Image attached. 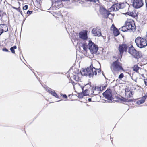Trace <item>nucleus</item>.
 <instances>
[{"mask_svg":"<svg viewBox=\"0 0 147 147\" xmlns=\"http://www.w3.org/2000/svg\"><path fill=\"white\" fill-rule=\"evenodd\" d=\"M101 71L99 69H96L93 67L92 64L89 67L82 70L81 73L84 75H88L90 77H92L94 75H99Z\"/></svg>","mask_w":147,"mask_h":147,"instance_id":"f257e3e1","label":"nucleus"},{"mask_svg":"<svg viewBox=\"0 0 147 147\" xmlns=\"http://www.w3.org/2000/svg\"><path fill=\"white\" fill-rule=\"evenodd\" d=\"M111 69L114 74L118 73L121 70H123L121 63L118 61L113 62L111 66Z\"/></svg>","mask_w":147,"mask_h":147,"instance_id":"f03ea898","label":"nucleus"},{"mask_svg":"<svg viewBox=\"0 0 147 147\" xmlns=\"http://www.w3.org/2000/svg\"><path fill=\"white\" fill-rule=\"evenodd\" d=\"M135 42L137 46L140 48H143L147 45L146 40L140 37H138L136 38Z\"/></svg>","mask_w":147,"mask_h":147,"instance_id":"7ed1b4c3","label":"nucleus"},{"mask_svg":"<svg viewBox=\"0 0 147 147\" xmlns=\"http://www.w3.org/2000/svg\"><path fill=\"white\" fill-rule=\"evenodd\" d=\"M128 52L134 57L138 59V61H140L139 59L142 56L141 54L139 52L136 51L133 47H130L128 51Z\"/></svg>","mask_w":147,"mask_h":147,"instance_id":"20e7f679","label":"nucleus"},{"mask_svg":"<svg viewBox=\"0 0 147 147\" xmlns=\"http://www.w3.org/2000/svg\"><path fill=\"white\" fill-rule=\"evenodd\" d=\"M88 43L89 49L92 53H96L98 49V46L92 42L91 41L89 40Z\"/></svg>","mask_w":147,"mask_h":147,"instance_id":"39448f33","label":"nucleus"},{"mask_svg":"<svg viewBox=\"0 0 147 147\" xmlns=\"http://www.w3.org/2000/svg\"><path fill=\"white\" fill-rule=\"evenodd\" d=\"M125 25L127 29L130 32L132 31L133 30H134L135 28V24L133 20H127L126 22Z\"/></svg>","mask_w":147,"mask_h":147,"instance_id":"423d86ee","label":"nucleus"},{"mask_svg":"<svg viewBox=\"0 0 147 147\" xmlns=\"http://www.w3.org/2000/svg\"><path fill=\"white\" fill-rule=\"evenodd\" d=\"M142 0H134L133 2V7L136 9L140 8L143 5Z\"/></svg>","mask_w":147,"mask_h":147,"instance_id":"0eeeda50","label":"nucleus"},{"mask_svg":"<svg viewBox=\"0 0 147 147\" xmlns=\"http://www.w3.org/2000/svg\"><path fill=\"white\" fill-rule=\"evenodd\" d=\"M62 0H53L52 4L53 7L54 8H58L63 7Z\"/></svg>","mask_w":147,"mask_h":147,"instance_id":"6e6552de","label":"nucleus"},{"mask_svg":"<svg viewBox=\"0 0 147 147\" xmlns=\"http://www.w3.org/2000/svg\"><path fill=\"white\" fill-rule=\"evenodd\" d=\"M92 90L90 94L93 95L98 94L101 91V87L100 86H97L93 87L92 88Z\"/></svg>","mask_w":147,"mask_h":147,"instance_id":"1a4fd4ad","label":"nucleus"},{"mask_svg":"<svg viewBox=\"0 0 147 147\" xmlns=\"http://www.w3.org/2000/svg\"><path fill=\"white\" fill-rule=\"evenodd\" d=\"M91 86L89 84H87L82 88L83 95L84 96H87L89 95L90 88H91Z\"/></svg>","mask_w":147,"mask_h":147,"instance_id":"9d476101","label":"nucleus"},{"mask_svg":"<svg viewBox=\"0 0 147 147\" xmlns=\"http://www.w3.org/2000/svg\"><path fill=\"white\" fill-rule=\"evenodd\" d=\"M129 47V45L126 44H123L120 45L119 47V50L121 56L124 51H126L127 49Z\"/></svg>","mask_w":147,"mask_h":147,"instance_id":"9b49d317","label":"nucleus"},{"mask_svg":"<svg viewBox=\"0 0 147 147\" xmlns=\"http://www.w3.org/2000/svg\"><path fill=\"white\" fill-rule=\"evenodd\" d=\"M111 90H107L104 93L103 95L105 98L111 101L112 95L111 93Z\"/></svg>","mask_w":147,"mask_h":147,"instance_id":"f8f14e48","label":"nucleus"},{"mask_svg":"<svg viewBox=\"0 0 147 147\" xmlns=\"http://www.w3.org/2000/svg\"><path fill=\"white\" fill-rule=\"evenodd\" d=\"M123 5V3L114 4L111 7V9L112 11H116L120 8H122L121 7V5Z\"/></svg>","mask_w":147,"mask_h":147,"instance_id":"ddd939ff","label":"nucleus"},{"mask_svg":"<svg viewBox=\"0 0 147 147\" xmlns=\"http://www.w3.org/2000/svg\"><path fill=\"white\" fill-rule=\"evenodd\" d=\"M92 33L94 36H100L101 34L100 30L99 29L93 28L92 31Z\"/></svg>","mask_w":147,"mask_h":147,"instance_id":"4468645a","label":"nucleus"},{"mask_svg":"<svg viewBox=\"0 0 147 147\" xmlns=\"http://www.w3.org/2000/svg\"><path fill=\"white\" fill-rule=\"evenodd\" d=\"M8 28L5 25L1 24L0 25V35L3 32V31H8Z\"/></svg>","mask_w":147,"mask_h":147,"instance_id":"2eb2a0df","label":"nucleus"},{"mask_svg":"<svg viewBox=\"0 0 147 147\" xmlns=\"http://www.w3.org/2000/svg\"><path fill=\"white\" fill-rule=\"evenodd\" d=\"M81 71L82 70L80 71V73H79L74 75L73 78L76 81H79L80 80L82 75H84V74H82Z\"/></svg>","mask_w":147,"mask_h":147,"instance_id":"dca6fc26","label":"nucleus"},{"mask_svg":"<svg viewBox=\"0 0 147 147\" xmlns=\"http://www.w3.org/2000/svg\"><path fill=\"white\" fill-rule=\"evenodd\" d=\"M111 30L113 31V33L115 36H118L119 34V30L113 25V24L111 28Z\"/></svg>","mask_w":147,"mask_h":147,"instance_id":"f3484780","label":"nucleus"},{"mask_svg":"<svg viewBox=\"0 0 147 147\" xmlns=\"http://www.w3.org/2000/svg\"><path fill=\"white\" fill-rule=\"evenodd\" d=\"M79 37L83 39H86L87 38V33L85 32H81L79 34Z\"/></svg>","mask_w":147,"mask_h":147,"instance_id":"a211bd4d","label":"nucleus"},{"mask_svg":"<svg viewBox=\"0 0 147 147\" xmlns=\"http://www.w3.org/2000/svg\"><path fill=\"white\" fill-rule=\"evenodd\" d=\"M46 90L50 93H51L52 95L53 96H54L56 98H58L59 97L57 94L56 92H55L54 90H52L51 89L49 88H47Z\"/></svg>","mask_w":147,"mask_h":147,"instance_id":"6ab92c4d","label":"nucleus"},{"mask_svg":"<svg viewBox=\"0 0 147 147\" xmlns=\"http://www.w3.org/2000/svg\"><path fill=\"white\" fill-rule=\"evenodd\" d=\"M81 45H80L79 46V48L81 49V48H82L83 49L84 51H86L87 49V44L85 42L83 43L82 44H81Z\"/></svg>","mask_w":147,"mask_h":147,"instance_id":"aec40b11","label":"nucleus"},{"mask_svg":"<svg viewBox=\"0 0 147 147\" xmlns=\"http://www.w3.org/2000/svg\"><path fill=\"white\" fill-rule=\"evenodd\" d=\"M147 97V96H144L141 100L138 101L137 103L138 105H140L144 103L145 99Z\"/></svg>","mask_w":147,"mask_h":147,"instance_id":"412c9836","label":"nucleus"},{"mask_svg":"<svg viewBox=\"0 0 147 147\" xmlns=\"http://www.w3.org/2000/svg\"><path fill=\"white\" fill-rule=\"evenodd\" d=\"M100 11L101 14H104L107 12V10H106L105 8L102 7H100Z\"/></svg>","mask_w":147,"mask_h":147,"instance_id":"4be33fe9","label":"nucleus"},{"mask_svg":"<svg viewBox=\"0 0 147 147\" xmlns=\"http://www.w3.org/2000/svg\"><path fill=\"white\" fill-rule=\"evenodd\" d=\"M120 30H121L123 32H125L126 31H129L127 29V27L126 25L125 26H124L119 29Z\"/></svg>","mask_w":147,"mask_h":147,"instance_id":"5701e85b","label":"nucleus"},{"mask_svg":"<svg viewBox=\"0 0 147 147\" xmlns=\"http://www.w3.org/2000/svg\"><path fill=\"white\" fill-rule=\"evenodd\" d=\"M139 67L137 65H135L133 67V69L134 71H135L136 72L138 73V70L139 69Z\"/></svg>","mask_w":147,"mask_h":147,"instance_id":"b1692460","label":"nucleus"},{"mask_svg":"<svg viewBox=\"0 0 147 147\" xmlns=\"http://www.w3.org/2000/svg\"><path fill=\"white\" fill-rule=\"evenodd\" d=\"M17 47L16 46H14L13 47H11L10 49V50L11 51V52L14 54L15 53V51L14 49H16Z\"/></svg>","mask_w":147,"mask_h":147,"instance_id":"393cba45","label":"nucleus"},{"mask_svg":"<svg viewBox=\"0 0 147 147\" xmlns=\"http://www.w3.org/2000/svg\"><path fill=\"white\" fill-rule=\"evenodd\" d=\"M101 87V91L105 89L106 87V85H102L100 86Z\"/></svg>","mask_w":147,"mask_h":147,"instance_id":"a878e982","label":"nucleus"},{"mask_svg":"<svg viewBox=\"0 0 147 147\" xmlns=\"http://www.w3.org/2000/svg\"><path fill=\"white\" fill-rule=\"evenodd\" d=\"M124 77V74L123 73L120 74L118 76L119 79H121Z\"/></svg>","mask_w":147,"mask_h":147,"instance_id":"bb28decb","label":"nucleus"},{"mask_svg":"<svg viewBox=\"0 0 147 147\" xmlns=\"http://www.w3.org/2000/svg\"><path fill=\"white\" fill-rule=\"evenodd\" d=\"M126 94H128L129 95V96H127L128 97H130L132 95V94L130 92H127V93Z\"/></svg>","mask_w":147,"mask_h":147,"instance_id":"cd10ccee","label":"nucleus"},{"mask_svg":"<svg viewBox=\"0 0 147 147\" xmlns=\"http://www.w3.org/2000/svg\"><path fill=\"white\" fill-rule=\"evenodd\" d=\"M90 1L91 2H94L95 3H96V4H98V0H88Z\"/></svg>","mask_w":147,"mask_h":147,"instance_id":"c85d7f7f","label":"nucleus"},{"mask_svg":"<svg viewBox=\"0 0 147 147\" xmlns=\"http://www.w3.org/2000/svg\"><path fill=\"white\" fill-rule=\"evenodd\" d=\"M28 8V6L27 5H26L23 7V10H26Z\"/></svg>","mask_w":147,"mask_h":147,"instance_id":"c756f323","label":"nucleus"},{"mask_svg":"<svg viewBox=\"0 0 147 147\" xmlns=\"http://www.w3.org/2000/svg\"><path fill=\"white\" fill-rule=\"evenodd\" d=\"M2 50L3 51H5V52H9V51H8V50L6 48H3L2 49Z\"/></svg>","mask_w":147,"mask_h":147,"instance_id":"7c9ffc66","label":"nucleus"},{"mask_svg":"<svg viewBox=\"0 0 147 147\" xmlns=\"http://www.w3.org/2000/svg\"><path fill=\"white\" fill-rule=\"evenodd\" d=\"M32 13V11H28L27 12V14H31Z\"/></svg>","mask_w":147,"mask_h":147,"instance_id":"2f4dec72","label":"nucleus"},{"mask_svg":"<svg viewBox=\"0 0 147 147\" xmlns=\"http://www.w3.org/2000/svg\"><path fill=\"white\" fill-rule=\"evenodd\" d=\"M63 96L65 98H67V96L65 94L63 95Z\"/></svg>","mask_w":147,"mask_h":147,"instance_id":"473e14b6","label":"nucleus"},{"mask_svg":"<svg viewBox=\"0 0 147 147\" xmlns=\"http://www.w3.org/2000/svg\"><path fill=\"white\" fill-rule=\"evenodd\" d=\"M145 3L146 4V6L147 9V1L146 0H145Z\"/></svg>","mask_w":147,"mask_h":147,"instance_id":"72a5a7b5","label":"nucleus"},{"mask_svg":"<svg viewBox=\"0 0 147 147\" xmlns=\"http://www.w3.org/2000/svg\"><path fill=\"white\" fill-rule=\"evenodd\" d=\"M146 85L147 86V80L144 81Z\"/></svg>","mask_w":147,"mask_h":147,"instance_id":"f704fd0d","label":"nucleus"},{"mask_svg":"<svg viewBox=\"0 0 147 147\" xmlns=\"http://www.w3.org/2000/svg\"><path fill=\"white\" fill-rule=\"evenodd\" d=\"M133 14V13H130V14H129V15H130L131 16H132Z\"/></svg>","mask_w":147,"mask_h":147,"instance_id":"c9c22d12","label":"nucleus"},{"mask_svg":"<svg viewBox=\"0 0 147 147\" xmlns=\"http://www.w3.org/2000/svg\"><path fill=\"white\" fill-rule=\"evenodd\" d=\"M89 102H90L91 100V98H89L88 100Z\"/></svg>","mask_w":147,"mask_h":147,"instance_id":"e433bc0d","label":"nucleus"},{"mask_svg":"<svg viewBox=\"0 0 147 147\" xmlns=\"http://www.w3.org/2000/svg\"><path fill=\"white\" fill-rule=\"evenodd\" d=\"M63 1H67V0H62Z\"/></svg>","mask_w":147,"mask_h":147,"instance_id":"4c0bfd02","label":"nucleus"},{"mask_svg":"<svg viewBox=\"0 0 147 147\" xmlns=\"http://www.w3.org/2000/svg\"><path fill=\"white\" fill-rule=\"evenodd\" d=\"M20 13H21V14L22 15V13L21 12H20Z\"/></svg>","mask_w":147,"mask_h":147,"instance_id":"58836bf2","label":"nucleus"}]
</instances>
